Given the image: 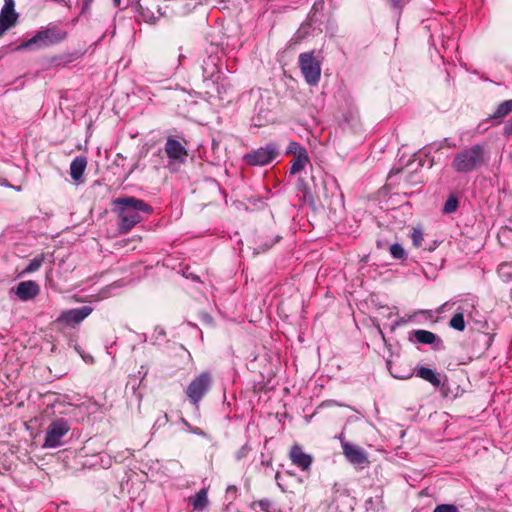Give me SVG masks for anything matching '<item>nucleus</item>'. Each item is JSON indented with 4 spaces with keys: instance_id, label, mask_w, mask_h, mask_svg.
Segmentation results:
<instances>
[{
    "instance_id": "46",
    "label": "nucleus",
    "mask_w": 512,
    "mask_h": 512,
    "mask_svg": "<svg viewBox=\"0 0 512 512\" xmlns=\"http://www.w3.org/2000/svg\"><path fill=\"white\" fill-rule=\"evenodd\" d=\"M0 183L1 185H7L6 180L1 181Z\"/></svg>"
},
{
    "instance_id": "31",
    "label": "nucleus",
    "mask_w": 512,
    "mask_h": 512,
    "mask_svg": "<svg viewBox=\"0 0 512 512\" xmlns=\"http://www.w3.org/2000/svg\"><path fill=\"white\" fill-rule=\"evenodd\" d=\"M250 451V448L248 445H243L235 454V457L237 460H241L245 458Z\"/></svg>"
},
{
    "instance_id": "17",
    "label": "nucleus",
    "mask_w": 512,
    "mask_h": 512,
    "mask_svg": "<svg viewBox=\"0 0 512 512\" xmlns=\"http://www.w3.org/2000/svg\"><path fill=\"white\" fill-rule=\"evenodd\" d=\"M87 159L84 156H78L70 164V176L74 181H79L86 169Z\"/></svg>"
},
{
    "instance_id": "33",
    "label": "nucleus",
    "mask_w": 512,
    "mask_h": 512,
    "mask_svg": "<svg viewBox=\"0 0 512 512\" xmlns=\"http://www.w3.org/2000/svg\"><path fill=\"white\" fill-rule=\"evenodd\" d=\"M93 1L94 0H83L81 14H86L90 10Z\"/></svg>"
},
{
    "instance_id": "21",
    "label": "nucleus",
    "mask_w": 512,
    "mask_h": 512,
    "mask_svg": "<svg viewBox=\"0 0 512 512\" xmlns=\"http://www.w3.org/2000/svg\"><path fill=\"white\" fill-rule=\"evenodd\" d=\"M191 503L196 510H203L208 504L207 491L201 489L191 498Z\"/></svg>"
},
{
    "instance_id": "5",
    "label": "nucleus",
    "mask_w": 512,
    "mask_h": 512,
    "mask_svg": "<svg viewBox=\"0 0 512 512\" xmlns=\"http://www.w3.org/2000/svg\"><path fill=\"white\" fill-rule=\"evenodd\" d=\"M278 148L275 143H267L250 153L244 155L243 160L252 166H264L271 163L278 156Z\"/></svg>"
},
{
    "instance_id": "3",
    "label": "nucleus",
    "mask_w": 512,
    "mask_h": 512,
    "mask_svg": "<svg viewBox=\"0 0 512 512\" xmlns=\"http://www.w3.org/2000/svg\"><path fill=\"white\" fill-rule=\"evenodd\" d=\"M67 38V32L57 25L49 24L37 31L30 39L22 42L18 49H42L57 45Z\"/></svg>"
},
{
    "instance_id": "16",
    "label": "nucleus",
    "mask_w": 512,
    "mask_h": 512,
    "mask_svg": "<svg viewBox=\"0 0 512 512\" xmlns=\"http://www.w3.org/2000/svg\"><path fill=\"white\" fill-rule=\"evenodd\" d=\"M417 342L421 344H435L434 349L443 348V341L433 332L428 330H415L413 332Z\"/></svg>"
},
{
    "instance_id": "38",
    "label": "nucleus",
    "mask_w": 512,
    "mask_h": 512,
    "mask_svg": "<svg viewBox=\"0 0 512 512\" xmlns=\"http://www.w3.org/2000/svg\"><path fill=\"white\" fill-rule=\"evenodd\" d=\"M324 6V2L323 1H320V2H316L314 5H313V10H317L319 7L320 8H323Z\"/></svg>"
},
{
    "instance_id": "36",
    "label": "nucleus",
    "mask_w": 512,
    "mask_h": 512,
    "mask_svg": "<svg viewBox=\"0 0 512 512\" xmlns=\"http://www.w3.org/2000/svg\"><path fill=\"white\" fill-rule=\"evenodd\" d=\"M167 422H168V416H167V414H164L161 418L157 419L156 424L161 426V425L166 424Z\"/></svg>"
},
{
    "instance_id": "9",
    "label": "nucleus",
    "mask_w": 512,
    "mask_h": 512,
    "mask_svg": "<svg viewBox=\"0 0 512 512\" xmlns=\"http://www.w3.org/2000/svg\"><path fill=\"white\" fill-rule=\"evenodd\" d=\"M92 311L93 309L90 306H82L79 308L64 310L58 316L57 322L69 326H74L81 323L92 313Z\"/></svg>"
},
{
    "instance_id": "35",
    "label": "nucleus",
    "mask_w": 512,
    "mask_h": 512,
    "mask_svg": "<svg viewBox=\"0 0 512 512\" xmlns=\"http://www.w3.org/2000/svg\"><path fill=\"white\" fill-rule=\"evenodd\" d=\"M128 2L134 11L141 8V0H128Z\"/></svg>"
},
{
    "instance_id": "11",
    "label": "nucleus",
    "mask_w": 512,
    "mask_h": 512,
    "mask_svg": "<svg viewBox=\"0 0 512 512\" xmlns=\"http://www.w3.org/2000/svg\"><path fill=\"white\" fill-rule=\"evenodd\" d=\"M18 14L14 9L13 0H5L0 12V37L17 23Z\"/></svg>"
},
{
    "instance_id": "13",
    "label": "nucleus",
    "mask_w": 512,
    "mask_h": 512,
    "mask_svg": "<svg viewBox=\"0 0 512 512\" xmlns=\"http://www.w3.org/2000/svg\"><path fill=\"white\" fill-rule=\"evenodd\" d=\"M512 111V100H506L504 102H502L498 107L497 109L495 110V112L490 115V117L480 123L477 127V132L478 133H483L485 132L488 127L485 126L486 122L489 121V120H494L496 123H500L501 120L507 116L510 112Z\"/></svg>"
},
{
    "instance_id": "4",
    "label": "nucleus",
    "mask_w": 512,
    "mask_h": 512,
    "mask_svg": "<svg viewBox=\"0 0 512 512\" xmlns=\"http://www.w3.org/2000/svg\"><path fill=\"white\" fill-rule=\"evenodd\" d=\"M298 62L307 84L316 86L321 77V62L314 56V51L301 53Z\"/></svg>"
},
{
    "instance_id": "14",
    "label": "nucleus",
    "mask_w": 512,
    "mask_h": 512,
    "mask_svg": "<svg viewBox=\"0 0 512 512\" xmlns=\"http://www.w3.org/2000/svg\"><path fill=\"white\" fill-rule=\"evenodd\" d=\"M289 457L294 465L301 468L303 471L308 470L312 464V456L303 452L299 445H293Z\"/></svg>"
},
{
    "instance_id": "15",
    "label": "nucleus",
    "mask_w": 512,
    "mask_h": 512,
    "mask_svg": "<svg viewBox=\"0 0 512 512\" xmlns=\"http://www.w3.org/2000/svg\"><path fill=\"white\" fill-rule=\"evenodd\" d=\"M469 308H474V303H469L467 300L462 301L461 305L458 307L457 312L450 319L449 325L453 329L457 331H464L465 329V321H464V313L469 312Z\"/></svg>"
},
{
    "instance_id": "8",
    "label": "nucleus",
    "mask_w": 512,
    "mask_h": 512,
    "mask_svg": "<svg viewBox=\"0 0 512 512\" xmlns=\"http://www.w3.org/2000/svg\"><path fill=\"white\" fill-rule=\"evenodd\" d=\"M341 447L346 460L352 465L364 469L370 464L368 454L363 448L343 440Z\"/></svg>"
},
{
    "instance_id": "41",
    "label": "nucleus",
    "mask_w": 512,
    "mask_h": 512,
    "mask_svg": "<svg viewBox=\"0 0 512 512\" xmlns=\"http://www.w3.org/2000/svg\"><path fill=\"white\" fill-rule=\"evenodd\" d=\"M372 503H373V499H372V498H369V499H367V500H366L365 505H366V507L368 508V506H369V505H372Z\"/></svg>"
},
{
    "instance_id": "1",
    "label": "nucleus",
    "mask_w": 512,
    "mask_h": 512,
    "mask_svg": "<svg viewBox=\"0 0 512 512\" xmlns=\"http://www.w3.org/2000/svg\"><path fill=\"white\" fill-rule=\"evenodd\" d=\"M118 214V230L120 233H128L138 223L144 220V216L152 213V207L141 199L130 196L119 197L113 201Z\"/></svg>"
},
{
    "instance_id": "7",
    "label": "nucleus",
    "mask_w": 512,
    "mask_h": 512,
    "mask_svg": "<svg viewBox=\"0 0 512 512\" xmlns=\"http://www.w3.org/2000/svg\"><path fill=\"white\" fill-rule=\"evenodd\" d=\"M211 381L212 378L208 372L201 373L191 381L186 389V394L193 404L197 405L209 391Z\"/></svg>"
},
{
    "instance_id": "39",
    "label": "nucleus",
    "mask_w": 512,
    "mask_h": 512,
    "mask_svg": "<svg viewBox=\"0 0 512 512\" xmlns=\"http://www.w3.org/2000/svg\"><path fill=\"white\" fill-rule=\"evenodd\" d=\"M237 487L234 485L228 486L227 493H236Z\"/></svg>"
},
{
    "instance_id": "32",
    "label": "nucleus",
    "mask_w": 512,
    "mask_h": 512,
    "mask_svg": "<svg viewBox=\"0 0 512 512\" xmlns=\"http://www.w3.org/2000/svg\"><path fill=\"white\" fill-rule=\"evenodd\" d=\"M510 232H511V230L508 227L501 228L500 232L498 233V239L502 245H504V243L502 242V239L508 238Z\"/></svg>"
},
{
    "instance_id": "18",
    "label": "nucleus",
    "mask_w": 512,
    "mask_h": 512,
    "mask_svg": "<svg viewBox=\"0 0 512 512\" xmlns=\"http://www.w3.org/2000/svg\"><path fill=\"white\" fill-rule=\"evenodd\" d=\"M416 376L429 382L434 387L438 388L441 386V380L438 375L430 368L419 366L415 370Z\"/></svg>"
},
{
    "instance_id": "26",
    "label": "nucleus",
    "mask_w": 512,
    "mask_h": 512,
    "mask_svg": "<svg viewBox=\"0 0 512 512\" xmlns=\"http://www.w3.org/2000/svg\"><path fill=\"white\" fill-rule=\"evenodd\" d=\"M458 208V199L455 196H450L444 203L442 211L445 214L454 213Z\"/></svg>"
},
{
    "instance_id": "45",
    "label": "nucleus",
    "mask_w": 512,
    "mask_h": 512,
    "mask_svg": "<svg viewBox=\"0 0 512 512\" xmlns=\"http://www.w3.org/2000/svg\"><path fill=\"white\" fill-rule=\"evenodd\" d=\"M279 477H280V473H279V472H277V473H276V476H275V479H276V480H278V478H279Z\"/></svg>"
},
{
    "instance_id": "37",
    "label": "nucleus",
    "mask_w": 512,
    "mask_h": 512,
    "mask_svg": "<svg viewBox=\"0 0 512 512\" xmlns=\"http://www.w3.org/2000/svg\"><path fill=\"white\" fill-rule=\"evenodd\" d=\"M390 1L392 2V5L397 9H401L404 5L403 0H390Z\"/></svg>"
},
{
    "instance_id": "24",
    "label": "nucleus",
    "mask_w": 512,
    "mask_h": 512,
    "mask_svg": "<svg viewBox=\"0 0 512 512\" xmlns=\"http://www.w3.org/2000/svg\"><path fill=\"white\" fill-rule=\"evenodd\" d=\"M44 262V255L39 254L35 256L32 260H30L29 264L22 271V274H30L37 271Z\"/></svg>"
},
{
    "instance_id": "42",
    "label": "nucleus",
    "mask_w": 512,
    "mask_h": 512,
    "mask_svg": "<svg viewBox=\"0 0 512 512\" xmlns=\"http://www.w3.org/2000/svg\"><path fill=\"white\" fill-rule=\"evenodd\" d=\"M113 4H114L115 7H120L121 0H113Z\"/></svg>"
},
{
    "instance_id": "43",
    "label": "nucleus",
    "mask_w": 512,
    "mask_h": 512,
    "mask_svg": "<svg viewBox=\"0 0 512 512\" xmlns=\"http://www.w3.org/2000/svg\"><path fill=\"white\" fill-rule=\"evenodd\" d=\"M405 323V320L404 319H400L399 321H397L395 323L396 326H400L401 324Z\"/></svg>"
},
{
    "instance_id": "2",
    "label": "nucleus",
    "mask_w": 512,
    "mask_h": 512,
    "mask_svg": "<svg viewBox=\"0 0 512 512\" xmlns=\"http://www.w3.org/2000/svg\"><path fill=\"white\" fill-rule=\"evenodd\" d=\"M489 149L486 143H478L457 152L452 161V168L457 173H470L486 164Z\"/></svg>"
},
{
    "instance_id": "40",
    "label": "nucleus",
    "mask_w": 512,
    "mask_h": 512,
    "mask_svg": "<svg viewBox=\"0 0 512 512\" xmlns=\"http://www.w3.org/2000/svg\"><path fill=\"white\" fill-rule=\"evenodd\" d=\"M504 130L507 135H510L512 133V127H509L508 125L505 126Z\"/></svg>"
},
{
    "instance_id": "28",
    "label": "nucleus",
    "mask_w": 512,
    "mask_h": 512,
    "mask_svg": "<svg viewBox=\"0 0 512 512\" xmlns=\"http://www.w3.org/2000/svg\"><path fill=\"white\" fill-rule=\"evenodd\" d=\"M287 153L293 154L294 156L300 154H307L306 149L297 142H290Z\"/></svg>"
},
{
    "instance_id": "6",
    "label": "nucleus",
    "mask_w": 512,
    "mask_h": 512,
    "mask_svg": "<svg viewBox=\"0 0 512 512\" xmlns=\"http://www.w3.org/2000/svg\"><path fill=\"white\" fill-rule=\"evenodd\" d=\"M70 425L68 422L59 418L52 421L47 429L45 435L44 448H57L63 445L62 438L69 432Z\"/></svg>"
},
{
    "instance_id": "25",
    "label": "nucleus",
    "mask_w": 512,
    "mask_h": 512,
    "mask_svg": "<svg viewBox=\"0 0 512 512\" xmlns=\"http://www.w3.org/2000/svg\"><path fill=\"white\" fill-rule=\"evenodd\" d=\"M256 506H258L263 512H273L272 511L273 503L269 499L265 498V499H261L258 501H254L251 503L250 508L252 510H255Z\"/></svg>"
},
{
    "instance_id": "20",
    "label": "nucleus",
    "mask_w": 512,
    "mask_h": 512,
    "mask_svg": "<svg viewBox=\"0 0 512 512\" xmlns=\"http://www.w3.org/2000/svg\"><path fill=\"white\" fill-rule=\"evenodd\" d=\"M309 162L308 154H300L293 157L291 161L290 174H297L304 169Z\"/></svg>"
},
{
    "instance_id": "44",
    "label": "nucleus",
    "mask_w": 512,
    "mask_h": 512,
    "mask_svg": "<svg viewBox=\"0 0 512 512\" xmlns=\"http://www.w3.org/2000/svg\"><path fill=\"white\" fill-rule=\"evenodd\" d=\"M262 465L270 466L271 461H262Z\"/></svg>"
},
{
    "instance_id": "23",
    "label": "nucleus",
    "mask_w": 512,
    "mask_h": 512,
    "mask_svg": "<svg viewBox=\"0 0 512 512\" xmlns=\"http://www.w3.org/2000/svg\"><path fill=\"white\" fill-rule=\"evenodd\" d=\"M135 13L141 18L144 22L154 23L156 21V16L154 12L147 6H143L141 4V8H137Z\"/></svg>"
},
{
    "instance_id": "30",
    "label": "nucleus",
    "mask_w": 512,
    "mask_h": 512,
    "mask_svg": "<svg viewBox=\"0 0 512 512\" xmlns=\"http://www.w3.org/2000/svg\"><path fill=\"white\" fill-rule=\"evenodd\" d=\"M433 512H459V510L452 504H440L435 507Z\"/></svg>"
},
{
    "instance_id": "29",
    "label": "nucleus",
    "mask_w": 512,
    "mask_h": 512,
    "mask_svg": "<svg viewBox=\"0 0 512 512\" xmlns=\"http://www.w3.org/2000/svg\"><path fill=\"white\" fill-rule=\"evenodd\" d=\"M412 242L415 247H420L423 241V232L421 229L415 228L411 234Z\"/></svg>"
},
{
    "instance_id": "22",
    "label": "nucleus",
    "mask_w": 512,
    "mask_h": 512,
    "mask_svg": "<svg viewBox=\"0 0 512 512\" xmlns=\"http://www.w3.org/2000/svg\"><path fill=\"white\" fill-rule=\"evenodd\" d=\"M498 276L504 283H509L512 279V264L504 262L498 266Z\"/></svg>"
},
{
    "instance_id": "27",
    "label": "nucleus",
    "mask_w": 512,
    "mask_h": 512,
    "mask_svg": "<svg viewBox=\"0 0 512 512\" xmlns=\"http://www.w3.org/2000/svg\"><path fill=\"white\" fill-rule=\"evenodd\" d=\"M390 253L394 259H403L406 256L404 248L399 243L390 246Z\"/></svg>"
},
{
    "instance_id": "10",
    "label": "nucleus",
    "mask_w": 512,
    "mask_h": 512,
    "mask_svg": "<svg viewBox=\"0 0 512 512\" xmlns=\"http://www.w3.org/2000/svg\"><path fill=\"white\" fill-rule=\"evenodd\" d=\"M39 292V285L32 280L22 281L17 286L12 287L9 291L10 294H15L16 297L23 302L34 299Z\"/></svg>"
},
{
    "instance_id": "19",
    "label": "nucleus",
    "mask_w": 512,
    "mask_h": 512,
    "mask_svg": "<svg viewBox=\"0 0 512 512\" xmlns=\"http://www.w3.org/2000/svg\"><path fill=\"white\" fill-rule=\"evenodd\" d=\"M216 57L209 56L203 64V76L205 79H214L216 73H218V66L216 63Z\"/></svg>"
},
{
    "instance_id": "34",
    "label": "nucleus",
    "mask_w": 512,
    "mask_h": 512,
    "mask_svg": "<svg viewBox=\"0 0 512 512\" xmlns=\"http://www.w3.org/2000/svg\"><path fill=\"white\" fill-rule=\"evenodd\" d=\"M182 422L189 428V430L192 433L197 434V435H203L204 434L203 431L200 428H198V427L192 428L190 426V424L185 419H182Z\"/></svg>"
},
{
    "instance_id": "12",
    "label": "nucleus",
    "mask_w": 512,
    "mask_h": 512,
    "mask_svg": "<svg viewBox=\"0 0 512 512\" xmlns=\"http://www.w3.org/2000/svg\"><path fill=\"white\" fill-rule=\"evenodd\" d=\"M165 153L170 161L179 163H184L188 156L187 149L172 137H169L165 143Z\"/></svg>"
}]
</instances>
